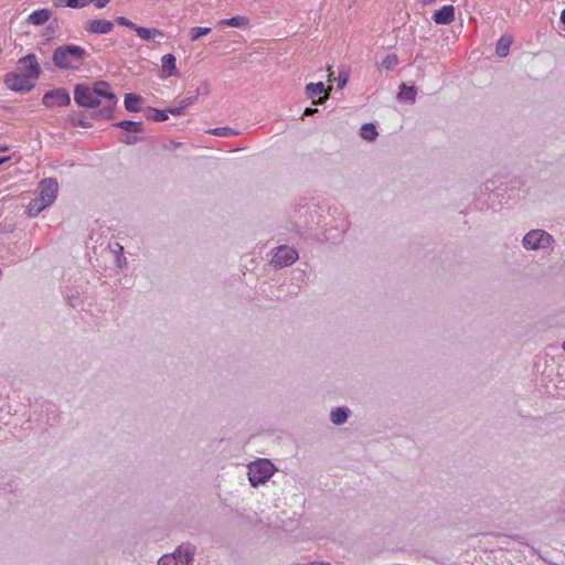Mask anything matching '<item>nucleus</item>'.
<instances>
[{
	"label": "nucleus",
	"mask_w": 565,
	"mask_h": 565,
	"mask_svg": "<svg viewBox=\"0 0 565 565\" xmlns=\"http://www.w3.org/2000/svg\"><path fill=\"white\" fill-rule=\"evenodd\" d=\"M141 140H142V138L137 137V136H132V137L126 136L121 141L127 143V145H134V143H137V142L141 141Z\"/></svg>",
	"instance_id": "473e14b6"
},
{
	"label": "nucleus",
	"mask_w": 565,
	"mask_h": 565,
	"mask_svg": "<svg viewBox=\"0 0 565 565\" xmlns=\"http://www.w3.org/2000/svg\"><path fill=\"white\" fill-rule=\"evenodd\" d=\"M350 411L347 407H337L331 411L330 419L334 425H342L347 422Z\"/></svg>",
	"instance_id": "dca6fc26"
},
{
	"label": "nucleus",
	"mask_w": 565,
	"mask_h": 565,
	"mask_svg": "<svg viewBox=\"0 0 565 565\" xmlns=\"http://www.w3.org/2000/svg\"><path fill=\"white\" fill-rule=\"evenodd\" d=\"M140 100H141V97L139 95H136V94H132V93H128V94L125 95V100H124L125 108L128 111H138L139 107L137 106V104Z\"/></svg>",
	"instance_id": "aec40b11"
},
{
	"label": "nucleus",
	"mask_w": 565,
	"mask_h": 565,
	"mask_svg": "<svg viewBox=\"0 0 565 565\" xmlns=\"http://www.w3.org/2000/svg\"><path fill=\"white\" fill-rule=\"evenodd\" d=\"M298 259V252L289 246L281 245L276 248L271 264L276 268H282L292 265Z\"/></svg>",
	"instance_id": "423d86ee"
},
{
	"label": "nucleus",
	"mask_w": 565,
	"mask_h": 565,
	"mask_svg": "<svg viewBox=\"0 0 565 565\" xmlns=\"http://www.w3.org/2000/svg\"><path fill=\"white\" fill-rule=\"evenodd\" d=\"M9 148L7 146L0 145V151H7Z\"/></svg>",
	"instance_id": "79ce46f5"
},
{
	"label": "nucleus",
	"mask_w": 565,
	"mask_h": 565,
	"mask_svg": "<svg viewBox=\"0 0 565 565\" xmlns=\"http://www.w3.org/2000/svg\"><path fill=\"white\" fill-rule=\"evenodd\" d=\"M43 104L46 107L67 106L71 103V96L65 88H56L49 90L44 94Z\"/></svg>",
	"instance_id": "1a4fd4ad"
},
{
	"label": "nucleus",
	"mask_w": 565,
	"mask_h": 565,
	"mask_svg": "<svg viewBox=\"0 0 565 565\" xmlns=\"http://www.w3.org/2000/svg\"><path fill=\"white\" fill-rule=\"evenodd\" d=\"M246 23H247V18L242 17V15L233 17V18L225 19V20L221 21V24L233 26V28H239V26L245 25Z\"/></svg>",
	"instance_id": "393cba45"
},
{
	"label": "nucleus",
	"mask_w": 565,
	"mask_h": 565,
	"mask_svg": "<svg viewBox=\"0 0 565 565\" xmlns=\"http://www.w3.org/2000/svg\"><path fill=\"white\" fill-rule=\"evenodd\" d=\"M360 136L364 140L373 141L377 136L376 127L373 124H364L361 127Z\"/></svg>",
	"instance_id": "4be33fe9"
},
{
	"label": "nucleus",
	"mask_w": 565,
	"mask_h": 565,
	"mask_svg": "<svg viewBox=\"0 0 565 565\" xmlns=\"http://www.w3.org/2000/svg\"><path fill=\"white\" fill-rule=\"evenodd\" d=\"M328 71H329V79H331V76L333 75V72L331 71L330 66L328 67Z\"/></svg>",
	"instance_id": "37998d69"
},
{
	"label": "nucleus",
	"mask_w": 565,
	"mask_h": 565,
	"mask_svg": "<svg viewBox=\"0 0 565 565\" xmlns=\"http://www.w3.org/2000/svg\"><path fill=\"white\" fill-rule=\"evenodd\" d=\"M416 94H417V92L414 86H407L406 84L403 83L399 86L397 99L398 100H409L413 104V103H415Z\"/></svg>",
	"instance_id": "f3484780"
},
{
	"label": "nucleus",
	"mask_w": 565,
	"mask_h": 565,
	"mask_svg": "<svg viewBox=\"0 0 565 565\" xmlns=\"http://www.w3.org/2000/svg\"><path fill=\"white\" fill-rule=\"evenodd\" d=\"M116 246H117L119 252H122V249H124L122 246H120L119 244H116Z\"/></svg>",
	"instance_id": "a18cd8bd"
},
{
	"label": "nucleus",
	"mask_w": 565,
	"mask_h": 565,
	"mask_svg": "<svg viewBox=\"0 0 565 565\" xmlns=\"http://www.w3.org/2000/svg\"><path fill=\"white\" fill-rule=\"evenodd\" d=\"M306 95L313 99V104L321 105L329 97V90L326 89L322 82L309 83L306 85Z\"/></svg>",
	"instance_id": "9d476101"
},
{
	"label": "nucleus",
	"mask_w": 565,
	"mask_h": 565,
	"mask_svg": "<svg viewBox=\"0 0 565 565\" xmlns=\"http://www.w3.org/2000/svg\"><path fill=\"white\" fill-rule=\"evenodd\" d=\"M51 17H52L51 10H49V9H40V10L33 11L28 17V22L33 24V25H42L45 22H47L51 19Z\"/></svg>",
	"instance_id": "ddd939ff"
},
{
	"label": "nucleus",
	"mask_w": 565,
	"mask_h": 565,
	"mask_svg": "<svg viewBox=\"0 0 565 565\" xmlns=\"http://www.w3.org/2000/svg\"><path fill=\"white\" fill-rule=\"evenodd\" d=\"M318 111L317 108H311V107H308L305 109V113H303V116H312L313 114H316Z\"/></svg>",
	"instance_id": "4c0bfd02"
},
{
	"label": "nucleus",
	"mask_w": 565,
	"mask_h": 565,
	"mask_svg": "<svg viewBox=\"0 0 565 565\" xmlns=\"http://www.w3.org/2000/svg\"><path fill=\"white\" fill-rule=\"evenodd\" d=\"M135 32L145 41H152L157 36H163V33L158 29H149L137 25Z\"/></svg>",
	"instance_id": "a211bd4d"
},
{
	"label": "nucleus",
	"mask_w": 565,
	"mask_h": 565,
	"mask_svg": "<svg viewBox=\"0 0 565 565\" xmlns=\"http://www.w3.org/2000/svg\"><path fill=\"white\" fill-rule=\"evenodd\" d=\"M87 4V0H65V6L68 8H84Z\"/></svg>",
	"instance_id": "c85d7f7f"
},
{
	"label": "nucleus",
	"mask_w": 565,
	"mask_h": 565,
	"mask_svg": "<svg viewBox=\"0 0 565 565\" xmlns=\"http://www.w3.org/2000/svg\"><path fill=\"white\" fill-rule=\"evenodd\" d=\"M196 92H198L199 95H207V94H210V92H211L210 84L206 81L202 82L200 84V86L198 87Z\"/></svg>",
	"instance_id": "7c9ffc66"
},
{
	"label": "nucleus",
	"mask_w": 565,
	"mask_h": 565,
	"mask_svg": "<svg viewBox=\"0 0 565 565\" xmlns=\"http://www.w3.org/2000/svg\"><path fill=\"white\" fill-rule=\"evenodd\" d=\"M57 191V181L53 178H46L40 182L39 195L36 198L39 199V201H42L47 206H50L55 201Z\"/></svg>",
	"instance_id": "0eeeda50"
},
{
	"label": "nucleus",
	"mask_w": 565,
	"mask_h": 565,
	"mask_svg": "<svg viewBox=\"0 0 565 565\" xmlns=\"http://www.w3.org/2000/svg\"><path fill=\"white\" fill-rule=\"evenodd\" d=\"M116 127L129 132H141L143 130L142 122L132 120H121L115 124Z\"/></svg>",
	"instance_id": "6ab92c4d"
},
{
	"label": "nucleus",
	"mask_w": 565,
	"mask_h": 565,
	"mask_svg": "<svg viewBox=\"0 0 565 565\" xmlns=\"http://www.w3.org/2000/svg\"><path fill=\"white\" fill-rule=\"evenodd\" d=\"M291 565H331L330 563L328 562H318V561H315V562H309V563H303V564H300V563H294Z\"/></svg>",
	"instance_id": "c9c22d12"
},
{
	"label": "nucleus",
	"mask_w": 565,
	"mask_h": 565,
	"mask_svg": "<svg viewBox=\"0 0 565 565\" xmlns=\"http://www.w3.org/2000/svg\"><path fill=\"white\" fill-rule=\"evenodd\" d=\"M248 480L253 488L265 484L277 471L275 465L266 458H259L248 463Z\"/></svg>",
	"instance_id": "20e7f679"
},
{
	"label": "nucleus",
	"mask_w": 565,
	"mask_h": 565,
	"mask_svg": "<svg viewBox=\"0 0 565 565\" xmlns=\"http://www.w3.org/2000/svg\"><path fill=\"white\" fill-rule=\"evenodd\" d=\"M397 64H398V56L396 54H387L376 65H377L379 68H384V70L391 71Z\"/></svg>",
	"instance_id": "412c9836"
},
{
	"label": "nucleus",
	"mask_w": 565,
	"mask_h": 565,
	"mask_svg": "<svg viewBox=\"0 0 565 565\" xmlns=\"http://www.w3.org/2000/svg\"><path fill=\"white\" fill-rule=\"evenodd\" d=\"M436 24H450L455 20V8L451 4L441 7L431 17Z\"/></svg>",
	"instance_id": "f8f14e48"
},
{
	"label": "nucleus",
	"mask_w": 565,
	"mask_h": 565,
	"mask_svg": "<svg viewBox=\"0 0 565 565\" xmlns=\"http://www.w3.org/2000/svg\"><path fill=\"white\" fill-rule=\"evenodd\" d=\"M210 32V28L195 26L190 30V39L194 42L199 40L201 36L209 34Z\"/></svg>",
	"instance_id": "a878e982"
},
{
	"label": "nucleus",
	"mask_w": 565,
	"mask_h": 565,
	"mask_svg": "<svg viewBox=\"0 0 565 565\" xmlns=\"http://www.w3.org/2000/svg\"><path fill=\"white\" fill-rule=\"evenodd\" d=\"M46 207H47V205L45 203H43L42 201H39V199L35 198L28 205V214H29V216L34 217Z\"/></svg>",
	"instance_id": "5701e85b"
},
{
	"label": "nucleus",
	"mask_w": 565,
	"mask_h": 565,
	"mask_svg": "<svg viewBox=\"0 0 565 565\" xmlns=\"http://www.w3.org/2000/svg\"><path fill=\"white\" fill-rule=\"evenodd\" d=\"M562 348L565 351V341L563 342Z\"/></svg>",
	"instance_id": "49530a36"
},
{
	"label": "nucleus",
	"mask_w": 565,
	"mask_h": 565,
	"mask_svg": "<svg viewBox=\"0 0 565 565\" xmlns=\"http://www.w3.org/2000/svg\"><path fill=\"white\" fill-rule=\"evenodd\" d=\"M435 0H420V2L424 4V6H428L430 3H433Z\"/></svg>",
	"instance_id": "58836bf2"
},
{
	"label": "nucleus",
	"mask_w": 565,
	"mask_h": 565,
	"mask_svg": "<svg viewBox=\"0 0 565 565\" xmlns=\"http://www.w3.org/2000/svg\"><path fill=\"white\" fill-rule=\"evenodd\" d=\"M554 243V237L548 232L541 228L529 231L522 238L523 248L531 252L552 250Z\"/></svg>",
	"instance_id": "39448f33"
},
{
	"label": "nucleus",
	"mask_w": 565,
	"mask_h": 565,
	"mask_svg": "<svg viewBox=\"0 0 565 565\" xmlns=\"http://www.w3.org/2000/svg\"><path fill=\"white\" fill-rule=\"evenodd\" d=\"M196 547L192 543L185 542L180 544L171 554L175 557L174 561L178 565H193Z\"/></svg>",
	"instance_id": "6e6552de"
},
{
	"label": "nucleus",
	"mask_w": 565,
	"mask_h": 565,
	"mask_svg": "<svg viewBox=\"0 0 565 565\" xmlns=\"http://www.w3.org/2000/svg\"><path fill=\"white\" fill-rule=\"evenodd\" d=\"M87 56L86 51L78 45L68 44L53 51V64L60 70H77Z\"/></svg>",
	"instance_id": "7ed1b4c3"
},
{
	"label": "nucleus",
	"mask_w": 565,
	"mask_h": 565,
	"mask_svg": "<svg viewBox=\"0 0 565 565\" xmlns=\"http://www.w3.org/2000/svg\"><path fill=\"white\" fill-rule=\"evenodd\" d=\"M561 22L565 24V9L561 13Z\"/></svg>",
	"instance_id": "ea45409f"
},
{
	"label": "nucleus",
	"mask_w": 565,
	"mask_h": 565,
	"mask_svg": "<svg viewBox=\"0 0 565 565\" xmlns=\"http://www.w3.org/2000/svg\"><path fill=\"white\" fill-rule=\"evenodd\" d=\"M10 159V157H0V166L4 162H7Z\"/></svg>",
	"instance_id": "a19ab883"
},
{
	"label": "nucleus",
	"mask_w": 565,
	"mask_h": 565,
	"mask_svg": "<svg viewBox=\"0 0 565 565\" xmlns=\"http://www.w3.org/2000/svg\"><path fill=\"white\" fill-rule=\"evenodd\" d=\"M147 118H148V119H151V120H153V121H164V120H167L169 117H168L167 109H164V110H159V109H157V108H148Z\"/></svg>",
	"instance_id": "b1692460"
},
{
	"label": "nucleus",
	"mask_w": 565,
	"mask_h": 565,
	"mask_svg": "<svg viewBox=\"0 0 565 565\" xmlns=\"http://www.w3.org/2000/svg\"><path fill=\"white\" fill-rule=\"evenodd\" d=\"M209 132H211L215 136H234V135H236V131H234L232 128H228V127L215 128V129L209 130Z\"/></svg>",
	"instance_id": "bb28decb"
},
{
	"label": "nucleus",
	"mask_w": 565,
	"mask_h": 565,
	"mask_svg": "<svg viewBox=\"0 0 565 565\" xmlns=\"http://www.w3.org/2000/svg\"><path fill=\"white\" fill-rule=\"evenodd\" d=\"M24 65H26V71H25V73H30V63H25Z\"/></svg>",
	"instance_id": "c03bdc74"
},
{
	"label": "nucleus",
	"mask_w": 565,
	"mask_h": 565,
	"mask_svg": "<svg viewBox=\"0 0 565 565\" xmlns=\"http://www.w3.org/2000/svg\"><path fill=\"white\" fill-rule=\"evenodd\" d=\"M74 100L79 107L96 108L98 110L92 114L96 120L110 119L117 105V97L110 89L107 82L98 81L88 85L86 83L76 84L74 87Z\"/></svg>",
	"instance_id": "f257e3e1"
},
{
	"label": "nucleus",
	"mask_w": 565,
	"mask_h": 565,
	"mask_svg": "<svg viewBox=\"0 0 565 565\" xmlns=\"http://www.w3.org/2000/svg\"><path fill=\"white\" fill-rule=\"evenodd\" d=\"M68 120L71 121V124L74 126V127H83V128H89L92 127V124L85 119H76L75 117L71 116L68 118Z\"/></svg>",
	"instance_id": "cd10ccee"
},
{
	"label": "nucleus",
	"mask_w": 565,
	"mask_h": 565,
	"mask_svg": "<svg viewBox=\"0 0 565 565\" xmlns=\"http://www.w3.org/2000/svg\"><path fill=\"white\" fill-rule=\"evenodd\" d=\"M195 100V97H188L181 100V104L185 106V108L191 105Z\"/></svg>",
	"instance_id": "e433bc0d"
},
{
	"label": "nucleus",
	"mask_w": 565,
	"mask_h": 565,
	"mask_svg": "<svg viewBox=\"0 0 565 565\" xmlns=\"http://www.w3.org/2000/svg\"><path fill=\"white\" fill-rule=\"evenodd\" d=\"M87 1H88V4L90 2H94L96 8L102 9V8H105L109 3L110 0H87Z\"/></svg>",
	"instance_id": "72a5a7b5"
},
{
	"label": "nucleus",
	"mask_w": 565,
	"mask_h": 565,
	"mask_svg": "<svg viewBox=\"0 0 565 565\" xmlns=\"http://www.w3.org/2000/svg\"><path fill=\"white\" fill-rule=\"evenodd\" d=\"M512 44V38L509 35H502L495 45V54L500 57L508 56L510 52V46Z\"/></svg>",
	"instance_id": "2eb2a0df"
},
{
	"label": "nucleus",
	"mask_w": 565,
	"mask_h": 565,
	"mask_svg": "<svg viewBox=\"0 0 565 565\" xmlns=\"http://www.w3.org/2000/svg\"><path fill=\"white\" fill-rule=\"evenodd\" d=\"M184 109H185V106L180 104V106H178V107H169L167 109V113L171 114V115H174V116H180V115L183 114Z\"/></svg>",
	"instance_id": "2f4dec72"
},
{
	"label": "nucleus",
	"mask_w": 565,
	"mask_h": 565,
	"mask_svg": "<svg viewBox=\"0 0 565 565\" xmlns=\"http://www.w3.org/2000/svg\"><path fill=\"white\" fill-rule=\"evenodd\" d=\"M115 21H116L117 24L127 26V28H129L130 30H134V31L137 28V24H135L134 22H131L130 20H128L125 17H118Z\"/></svg>",
	"instance_id": "c756f323"
},
{
	"label": "nucleus",
	"mask_w": 565,
	"mask_h": 565,
	"mask_svg": "<svg viewBox=\"0 0 565 565\" xmlns=\"http://www.w3.org/2000/svg\"><path fill=\"white\" fill-rule=\"evenodd\" d=\"M114 28V23L104 19H95L87 22L85 30L94 34H107Z\"/></svg>",
	"instance_id": "9b49d317"
},
{
	"label": "nucleus",
	"mask_w": 565,
	"mask_h": 565,
	"mask_svg": "<svg viewBox=\"0 0 565 565\" xmlns=\"http://www.w3.org/2000/svg\"><path fill=\"white\" fill-rule=\"evenodd\" d=\"M177 60L173 54H166L161 57L162 70L167 72V76H177Z\"/></svg>",
	"instance_id": "4468645a"
},
{
	"label": "nucleus",
	"mask_w": 565,
	"mask_h": 565,
	"mask_svg": "<svg viewBox=\"0 0 565 565\" xmlns=\"http://www.w3.org/2000/svg\"><path fill=\"white\" fill-rule=\"evenodd\" d=\"M347 83H348V76L340 74L338 77V87L343 88Z\"/></svg>",
	"instance_id": "f704fd0d"
},
{
	"label": "nucleus",
	"mask_w": 565,
	"mask_h": 565,
	"mask_svg": "<svg viewBox=\"0 0 565 565\" xmlns=\"http://www.w3.org/2000/svg\"><path fill=\"white\" fill-rule=\"evenodd\" d=\"M25 63H30V73L18 74L11 72L6 75L4 83L11 90L29 92L34 87L32 81L36 79L41 73L36 56L31 53L19 60V64Z\"/></svg>",
	"instance_id": "f03ea898"
}]
</instances>
